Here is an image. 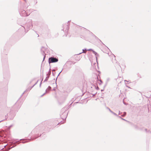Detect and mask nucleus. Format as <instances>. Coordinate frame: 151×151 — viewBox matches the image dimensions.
<instances>
[{
    "label": "nucleus",
    "mask_w": 151,
    "mask_h": 151,
    "mask_svg": "<svg viewBox=\"0 0 151 151\" xmlns=\"http://www.w3.org/2000/svg\"><path fill=\"white\" fill-rule=\"evenodd\" d=\"M88 50V51L92 50V51H93V53H95V52H96L95 51H94L93 50H91V49H89V50Z\"/></svg>",
    "instance_id": "2"
},
{
    "label": "nucleus",
    "mask_w": 151,
    "mask_h": 151,
    "mask_svg": "<svg viewBox=\"0 0 151 151\" xmlns=\"http://www.w3.org/2000/svg\"><path fill=\"white\" fill-rule=\"evenodd\" d=\"M58 61V59L53 57H51L49 59V63L56 62Z\"/></svg>",
    "instance_id": "1"
},
{
    "label": "nucleus",
    "mask_w": 151,
    "mask_h": 151,
    "mask_svg": "<svg viewBox=\"0 0 151 151\" xmlns=\"http://www.w3.org/2000/svg\"><path fill=\"white\" fill-rule=\"evenodd\" d=\"M119 68L120 69H120H121V68L120 67V66H119Z\"/></svg>",
    "instance_id": "3"
},
{
    "label": "nucleus",
    "mask_w": 151,
    "mask_h": 151,
    "mask_svg": "<svg viewBox=\"0 0 151 151\" xmlns=\"http://www.w3.org/2000/svg\"><path fill=\"white\" fill-rule=\"evenodd\" d=\"M24 0V1H26V0Z\"/></svg>",
    "instance_id": "5"
},
{
    "label": "nucleus",
    "mask_w": 151,
    "mask_h": 151,
    "mask_svg": "<svg viewBox=\"0 0 151 151\" xmlns=\"http://www.w3.org/2000/svg\"><path fill=\"white\" fill-rule=\"evenodd\" d=\"M83 52H85H85H86V51H85V52H84L83 50Z\"/></svg>",
    "instance_id": "4"
}]
</instances>
